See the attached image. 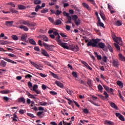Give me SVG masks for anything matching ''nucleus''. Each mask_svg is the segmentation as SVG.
<instances>
[{"instance_id": "19", "label": "nucleus", "mask_w": 125, "mask_h": 125, "mask_svg": "<svg viewBox=\"0 0 125 125\" xmlns=\"http://www.w3.org/2000/svg\"><path fill=\"white\" fill-rule=\"evenodd\" d=\"M55 83H56V84H57V85H58V86H59L61 88H63V87L64 86L63 85V83H61L59 81H56Z\"/></svg>"}, {"instance_id": "8", "label": "nucleus", "mask_w": 125, "mask_h": 125, "mask_svg": "<svg viewBox=\"0 0 125 125\" xmlns=\"http://www.w3.org/2000/svg\"><path fill=\"white\" fill-rule=\"evenodd\" d=\"M115 115L116 117H117L118 118H119V119L121 120V121H122V122H125V117H124V116L122 114H120V113H116Z\"/></svg>"}, {"instance_id": "55", "label": "nucleus", "mask_w": 125, "mask_h": 125, "mask_svg": "<svg viewBox=\"0 0 125 125\" xmlns=\"http://www.w3.org/2000/svg\"><path fill=\"white\" fill-rule=\"evenodd\" d=\"M66 100H68L69 105H71L72 103H73V101H72L71 99H68L67 98H66Z\"/></svg>"}, {"instance_id": "7", "label": "nucleus", "mask_w": 125, "mask_h": 125, "mask_svg": "<svg viewBox=\"0 0 125 125\" xmlns=\"http://www.w3.org/2000/svg\"><path fill=\"white\" fill-rule=\"evenodd\" d=\"M18 103H22V104H26V99L24 97H20L18 99Z\"/></svg>"}, {"instance_id": "45", "label": "nucleus", "mask_w": 125, "mask_h": 125, "mask_svg": "<svg viewBox=\"0 0 125 125\" xmlns=\"http://www.w3.org/2000/svg\"><path fill=\"white\" fill-rule=\"evenodd\" d=\"M88 1H89L91 4H93V5H96V3H95V1L94 0H87Z\"/></svg>"}, {"instance_id": "41", "label": "nucleus", "mask_w": 125, "mask_h": 125, "mask_svg": "<svg viewBox=\"0 0 125 125\" xmlns=\"http://www.w3.org/2000/svg\"><path fill=\"white\" fill-rule=\"evenodd\" d=\"M51 75L53 77V78H55V79H58V76H57V74H55L53 72H51Z\"/></svg>"}, {"instance_id": "48", "label": "nucleus", "mask_w": 125, "mask_h": 125, "mask_svg": "<svg viewBox=\"0 0 125 125\" xmlns=\"http://www.w3.org/2000/svg\"><path fill=\"white\" fill-rule=\"evenodd\" d=\"M78 16L77 15H73L72 16V20H73L74 21H76V20H78Z\"/></svg>"}, {"instance_id": "38", "label": "nucleus", "mask_w": 125, "mask_h": 125, "mask_svg": "<svg viewBox=\"0 0 125 125\" xmlns=\"http://www.w3.org/2000/svg\"><path fill=\"white\" fill-rule=\"evenodd\" d=\"M98 88L101 92H102V90H103V87H102V85L99 84L98 85Z\"/></svg>"}, {"instance_id": "32", "label": "nucleus", "mask_w": 125, "mask_h": 125, "mask_svg": "<svg viewBox=\"0 0 125 125\" xmlns=\"http://www.w3.org/2000/svg\"><path fill=\"white\" fill-rule=\"evenodd\" d=\"M97 25L98 27H102V28H105V26H104V23L103 22H97Z\"/></svg>"}, {"instance_id": "27", "label": "nucleus", "mask_w": 125, "mask_h": 125, "mask_svg": "<svg viewBox=\"0 0 125 125\" xmlns=\"http://www.w3.org/2000/svg\"><path fill=\"white\" fill-rule=\"evenodd\" d=\"M117 83L118 85H119V86H121V87L122 88H123V87H124V83L121 82L120 81H118L117 82Z\"/></svg>"}, {"instance_id": "33", "label": "nucleus", "mask_w": 125, "mask_h": 125, "mask_svg": "<svg viewBox=\"0 0 125 125\" xmlns=\"http://www.w3.org/2000/svg\"><path fill=\"white\" fill-rule=\"evenodd\" d=\"M62 24V21L60 20H57L56 21L55 25H58Z\"/></svg>"}, {"instance_id": "2", "label": "nucleus", "mask_w": 125, "mask_h": 125, "mask_svg": "<svg viewBox=\"0 0 125 125\" xmlns=\"http://www.w3.org/2000/svg\"><path fill=\"white\" fill-rule=\"evenodd\" d=\"M114 41L116 42V43H114V46L116 47L117 51H120L121 50V48L120 47V45H124V44L123 43V41L122 40V38L120 37H115L113 38ZM120 44V45H119Z\"/></svg>"}, {"instance_id": "44", "label": "nucleus", "mask_w": 125, "mask_h": 125, "mask_svg": "<svg viewBox=\"0 0 125 125\" xmlns=\"http://www.w3.org/2000/svg\"><path fill=\"white\" fill-rule=\"evenodd\" d=\"M12 38L14 41H18V37L16 35H12Z\"/></svg>"}, {"instance_id": "63", "label": "nucleus", "mask_w": 125, "mask_h": 125, "mask_svg": "<svg viewBox=\"0 0 125 125\" xmlns=\"http://www.w3.org/2000/svg\"><path fill=\"white\" fill-rule=\"evenodd\" d=\"M81 62L82 63V64H83V65H84L86 67H87V66H88V64H87V63H86V62L82 61Z\"/></svg>"}, {"instance_id": "13", "label": "nucleus", "mask_w": 125, "mask_h": 125, "mask_svg": "<svg viewBox=\"0 0 125 125\" xmlns=\"http://www.w3.org/2000/svg\"><path fill=\"white\" fill-rule=\"evenodd\" d=\"M13 23H14V21H6L5 22V25L6 26H7L8 27H11L13 25Z\"/></svg>"}, {"instance_id": "17", "label": "nucleus", "mask_w": 125, "mask_h": 125, "mask_svg": "<svg viewBox=\"0 0 125 125\" xmlns=\"http://www.w3.org/2000/svg\"><path fill=\"white\" fill-rule=\"evenodd\" d=\"M104 125H115L114 122L108 120H105L104 121Z\"/></svg>"}, {"instance_id": "46", "label": "nucleus", "mask_w": 125, "mask_h": 125, "mask_svg": "<svg viewBox=\"0 0 125 125\" xmlns=\"http://www.w3.org/2000/svg\"><path fill=\"white\" fill-rule=\"evenodd\" d=\"M72 76L74 78H78V73L75 71L72 72Z\"/></svg>"}, {"instance_id": "21", "label": "nucleus", "mask_w": 125, "mask_h": 125, "mask_svg": "<svg viewBox=\"0 0 125 125\" xmlns=\"http://www.w3.org/2000/svg\"><path fill=\"white\" fill-rule=\"evenodd\" d=\"M0 67H2V68H4V67L6 66V62L3 60L1 61V62H0Z\"/></svg>"}, {"instance_id": "34", "label": "nucleus", "mask_w": 125, "mask_h": 125, "mask_svg": "<svg viewBox=\"0 0 125 125\" xmlns=\"http://www.w3.org/2000/svg\"><path fill=\"white\" fill-rule=\"evenodd\" d=\"M114 25H115V26H122V22L120 21H118L114 22Z\"/></svg>"}, {"instance_id": "53", "label": "nucleus", "mask_w": 125, "mask_h": 125, "mask_svg": "<svg viewBox=\"0 0 125 125\" xmlns=\"http://www.w3.org/2000/svg\"><path fill=\"white\" fill-rule=\"evenodd\" d=\"M8 56H9L10 57H13L14 58H17L16 55L13 54H9Z\"/></svg>"}, {"instance_id": "60", "label": "nucleus", "mask_w": 125, "mask_h": 125, "mask_svg": "<svg viewBox=\"0 0 125 125\" xmlns=\"http://www.w3.org/2000/svg\"><path fill=\"white\" fill-rule=\"evenodd\" d=\"M65 29L67 30V31H70L71 30V26L66 25L65 26Z\"/></svg>"}, {"instance_id": "36", "label": "nucleus", "mask_w": 125, "mask_h": 125, "mask_svg": "<svg viewBox=\"0 0 125 125\" xmlns=\"http://www.w3.org/2000/svg\"><path fill=\"white\" fill-rule=\"evenodd\" d=\"M9 90H3L1 91V93L2 94H7L9 93Z\"/></svg>"}, {"instance_id": "42", "label": "nucleus", "mask_w": 125, "mask_h": 125, "mask_svg": "<svg viewBox=\"0 0 125 125\" xmlns=\"http://www.w3.org/2000/svg\"><path fill=\"white\" fill-rule=\"evenodd\" d=\"M104 95L105 98L106 99H108V98H109V94H108V93H107V92L104 91Z\"/></svg>"}, {"instance_id": "37", "label": "nucleus", "mask_w": 125, "mask_h": 125, "mask_svg": "<svg viewBox=\"0 0 125 125\" xmlns=\"http://www.w3.org/2000/svg\"><path fill=\"white\" fill-rule=\"evenodd\" d=\"M39 9H42V7H41L40 5H38L37 6H36V7L35 8L36 12H38V11H39Z\"/></svg>"}, {"instance_id": "52", "label": "nucleus", "mask_w": 125, "mask_h": 125, "mask_svg": "<svg viewBox=\"0 0 125 125\" xmlns=\"http://www.w3.org/2000/svg\"><path fill=\"white\" fill-rule=\"evenodd\" d=\"M42 40H39L38 41V44L39 45H40V46L42 47L43 46V44H42Z\"/></svg>"}, {"instance_id": "50", "label": "nucleus", "mask_w": 125, "mask_h": 125, "mask_svg": "<svg viewBox=\"0 0 125 125\" xmlns=\"http://www.w3.org/2000/svg\"><path fill=\"white\" fill-rule=\"evenodd\" d=\"M48 9H43L41 11L42 13H46V12H48Z\"/></svg>"}, {"instance_id": "6", "label": "nucleus", "mask_w": 125, "mask_h": 125, "mask_svg": "<svg viewBox=\"0 0 125 125\" xmlns=\"http://www.w3.org/2000/svg\"><path fill=\"white\" fill-rule=\"evenodd\" d=\"M112 65L113 67L119 68V66H120V62H119V60H118V59L113 60L112 62Z\"/></svg>"}, {"instance_id": "9", "label": "nucleus", "mask_w": 125, "mask_h": 125, "mask_svg": "<svg viewBox=\"0 0 125 125\" xmlns=\"http://www.w3.org/2000/svg\"><path fill=\"white\" fill-rule=\"evenodd\" d=\"M41 53L43 55V56H46V57H50L49 54H48V53H47V51H46V50L42 49L41 50Z\"/></svg>"}, {"instance_id": "31", "label": "nucleus", "mask_w": 125, "mask_h": 125, "mask_svg": "<svg viewBox=\"0 0 125 125\" xmlns=\"http://www.w3.org/2000/svg\"><path fill=\"white\" fill-rule=\"evenodd\" d=\"M29 42L31 44H33V45H37V43H36V41L34 40L33 39H30L29 40Z\"/></svg>"}, {"instance_id": "5", "label": "nucleus", "mask_w": 125, "mask_h": 125, "mask_svg": "<svg viewBox=\"0 0 125 125\" xmlns=\"http://www.w3.org/2000/svg\"><path fill=\"white\" fill-rule=\"evenodd\" d=\"M43 46L45 47V49L49 51H53L54 48V45H49L44 42H43Z\"/></svg>"}, {"instance_id": "64", "label": "nucleus", "mask_w": 125, "mask_h": 125, "mask_svg": "<svg viewBox=\"0 0 125 125\" xmlns=\"http://www.w3.org/2000/svg\"><path fill=\"white\" fill-rule=\"evenodd\" d=\"M63 125H71V123H68L64 121H62Z\"/></svg>"}, {"instance_id": "20", "label": "nucleus", "mask_w": 125, "mask_h": 125, "mask_svg": "<svg viewBox=\"0 0 125 125\" xmlns=\"http://www.w3.org/2000/svg\"><path fill=\"white\" fill-rule=\"evenodd\" d=\"M10 42L5 41H0V44L1 45H5L6 44H9Z\"/></svg>"}, {"instance_id": "47", "label": "nucleus", "mask_w": 125, "mask_h": 125, "mask_svg": "<svg viewBox=\"0 0 125 125\" xmlns=\"http://www.w3.org/2000/svg\"><path fill=\"white\" fill-rule=\"evenodd\" d=\"M107 47L110 52H113V47L111 46V45H108Z\"/></svg>"}, {"instance_id": "4", "label": "nucleus", "mask_w": 125, "mask_h": 125, "mask_svg": "<svg viewBox=\"0 0 125 125\" xmlns=\"http://www.w3.org/2000/svg\"><path fill=\"white\" fill-rule=\"evenodd\" d=\"M61 38V37L60 36H59L58 37H57L55 39V40L57 42H58V44H59V45H61V46H62V47H63V48H65V49H69L68 43L62 42V41L60 39Z\"/></svg>"}, {"instance_id": "43", "label": "nucleus", "mask_w": 125, "mask_h": 125, "mask_svg": "<svg viewBox=\"0 0 125 125\" xmlns=\"http://www.w3.org/2000/svg\"><path fill=\"white\" fill-rule=\"evenodd\" d=\"M7 5H11L12 7H15V4H14V3L12 2H10L8 3H7Z\"/></svg>"}, {"instance_id": "57", "label": "nucleus", "mask_w": 125, "mask_h": 125, "mask_svg": "<svg viewBox=\"0 0 125 125\" xmlns=\"http://www.w3.org/2000/svg\"><path fill=\"white\" fill-rule=\"evenodd\" d=\"M83 112L84 113V114H88L89 113V111L86 108H84L83 110Z\"/></svg>"}, {"instance_id": "22", "label": "nucleus", "mask_w": 125, "mask_h": 125, "mask_svg": "<svg viewBox=\"0 0 125 125\" xmlns=\"http://www.w3.org/2000/svg\"><path fill=\"white\" fill-rule=\"evenodd\" d=\"M26 94L29 98H32L33 99H36V97L34 95H32L29 92H27Z\"/></svg>"}, {"instance_id": "24", "label": "nucleus", "mask_w": 125, "mask_h": 125, "mask_svg": "<svg viewBox=\"0 0 125 125\" xmlns=\"http://www.w3.org/2000/svg\"><path fill=\"white\" fill-rule=\"evenodd\" d=\"M43 62L44 63V64H45V65H47V66H49V67H52V68H53V65H52V64L50 63V62L45 61H43Z\"/></svg>"}, {"instance_id": "62", "label": "nucleus", "mask_w": 125, "mask_h": 125, "mask_svg": "<svg viewBox=\"0 0 125 125\" xmlns=\"http://www.w3.org/2000/svg\"><path fill=\"white\" fill-rule=\"evenodd\" d=\"M50 93L52 95H57V93L56 92L51 91H50Z\"/></svg>"}, {"instance_id": "14", "label": "nucleus", "mask_w": 125, "mask_h": 125, "mask_svg": "<svg viewBox=\"0 0 125 125\" xmlns=\"http://www.w3.org/2000/svg\"><path fill=\"white\" fill-rule=\"evenodd\" d=\"M19 28L20 29H23L24 32H28L29 31V28H28V27L25 25H21L20 26Z\"/></svg>"}, {"instance_id": "61", "label": "nucleus", "mask_w": 125, "mask_h": 125, "mask_svg": "<svg viewBox=\"0 0 125 125\" xmlns=\"http://www.w3.org/2000/svg\"><path fill=\"white\" fill-rule=\"evenodd\" d=\"M63 14L64 16H66V17H68V16H70V15H69V13L66 12L65 11L63 12Z\"/></svg>"}, {"instance_id": "29", "label": "nucleus", "mask_w": 125, "mask_h": 125, "mask_svg": "<svg viewBox=\"0 0 125 125\" xmlns=\"http://www.w3.org/2000/svg\"><path fill=\"white\" fill-rule=\"evenodd\" d=\"M42 41H44V42H48L49 39L45 35H43L42 37Z\"/></svg>"}, {"instance_id": "30", "label": "nucleus", "mask_w": 125, "mask_h": 125, "mask_svg": "<svg viewBox=\"0 0 125 125\" xmlns=\"http://www.w3.org/2000/svg\"><path fill=\"white\" fill-rule=\"evenodd\" d=\"M74 22L75 23V25H76V26H80L81 24V20H76V21H74Z\"/></svg>"}, {"instance_id": "51", "label": "nucleus", "mask_w": 125, "mask_h": 125, "mask_svg": "<svg viewBox=\"0 0 125 125\" xmlns=\"http://www.w3.org/2000/svg\"><path fill=\"white\" fill-rule=\"evenodd\" d=\"M27 116H28V117H30V118H36V117L35 116H34V114H33L32 113H27Z\"/></svg>"}, {"instance_id": "12", "label": "nucleus", "mask_w": 125, "mask_h": 125, "mask_svg": "<svg viewBox=\"0 0 125 125\" xmlns=\"http://www.w3.org/2000/svg\"><path fill=\"white\" fill-rule=\"evenodd\" d=\"M3 59L5 61H7V62H9V63H12V64H17V62H14L10 59L7 58H3Z\"/></svg>"}, {"instance_id": "1", "label": "nucleus", "mask_w": 125, "mask_h": 125, "mask_svg": "<svg viewBox=\"0 0 125 125\" xmlns=\"http://www.w3.org/2000/svg\"><path fill=\"white\" fill-rule=\"evenodd\" d=\"M101 41V39H92L88 42L87 45V46H92L93 47H100V48L103 49L105 47V45L104 43L100 42Z\"/></svg>"}, {"instance_id": "25", "label": "nucleus", "mask_w": 125, "mask_h": 125, "mask_svg": "<svg viewBox=\"0 0 125 125\" xmlns=\"http://www.w3.org/2000/svg\"><path fill=\"white\" fill-rule=\"evenodd\" d=\"M119 56L120 60H121V61H125V57L123 56L122 54H119Z\"/></svg>"}, {"instance_id": "56", "label": "nucleus", "mask_w": 125, "mask_h": 125, "mask_svg": "<svg viewBox=\"0 0 125 125\" xmlns=\"http://www.w3.org/2000/svg\"><path fill=\"white\" fill-rule=\"evenodd\" d=\"M62 13V11H59V10H57L56 12V15H60Z\"/></svg>"}, {"instance_id": "35", "label": "nucleus", "mask_w": 125, "mask_h": 125, "mask_svg": "<svg viewBox=\"0 0 125 125\" xmlns=\"http://www.w3.org/2000/svg\"><path fill=\"white\" fill-rule=\"evenodd\" d=\"M108 59V58L106 56H103L102 58V60L104 62V63H106L107 62V60Z\"/></svg>"}, {"instance_id": "3", "label": "nucleus", "mask_w": 125, "mask_h": 125, "mask_svg": "<svg viewBox=\"0 0 125 125\" xmlns=\"http://www.w3.org/2000/svg\"><path fill=\"white\" fill-rule=\"evenodd\" d=\"M20 24L22 25H26L27 27H36L37 24L33 21H31L29 20L25 21L24 20H21L20 21Z\"/></svg>"}, {"instance_id": "11", "label": "nucleus", "mask_w": 125, "mask_h": 125, "mask_svg": "<svg viewBox=\"0 0 125 125\" xmlns=\"http://www.w3.org/2000/svg\"><path fill=\"white\" fill-rule=\"evenodd\" d=\"M82 5H83V7H84V8H86L88 11H91V8H90V7L88 4H87V3H83Z\"/></svg>"}, {"instance_id": "54", "label": "nucleus", "mask_w": 125, "mask_h": 125, "mask_svg": "<svg viewBox=\"0 0 125 125\" xmlns=\"http://www.w3.org/2000/svg\"><path fill=\"white\" fill-rule=\"evenodd\" d=\"M40 104L41 105V106H46V105H47V103L46 102H40Z\"/></svg>"}, {"instance_id": "15", "label": "nucleus", "mask_w": 125, "mask_h": 125, "mask_svg": "<svg viewBox=\"0 0 125 125\" xmlns=\"http://www.w3.org/2000/svg\"><path fill=\"white\" fill-rule=\"evenodd\" d=\"M71 49L73 50V51H75L76 52L77 51H79V50H80V48H79V46L76 45L72 46L71 47Z\"/></svg>"}, {"instance_id": "28", "label": "nucleus", "mask_w": 125, "mask_h": 125, "mask_svg": "<svg viewBox=\"0 0 125 125\" xmlns=\"http://www.w3.org/2000/svg\"><path fill=\"white\" fill-rule=\"evenodd\" d=\"M100 16L101 18L104 20V21H105L106 20V17H105V14H104L103 13L101 12L100 13Z\"/></svg>"}, {"instance_id": "39", "label": "nucleus", "mask_w": 125, "mask_h": 125, "mask_svg": "<svg viewBox=\"0 0 125 125\" xmlns=\"http://www.w3.org/2000/svg\"><path fill=\"white\" fill-rule=\"evenodd\" d=\"M18 7H19V9H21V10L26 9V7L24 5H19Z\"/></svg>"}, {"instance_id": "16", "label": "nucleus", "mask_w": 125, "mask_h": 125, "mask_svg": "<svg viewBox=\"0 0 125 125\" xmlns=\"http://www.w3.org/2000/svg\"><path fill=\"white\" fill-rule=\"evenodd\" d=\"M110 105L112 108H113V109H115V110H118L119 109V107H118V106L116 105L115 103H110Z\"/></svg>"}, {"instance_id": "59", "label": "nucleus", "mask_w": 125, "mask_h": 125, "mask_svg": "<svg viewBox=\"0 0 125 125\" xmlns=\"http://www.w3.org/2000/svg\"><path fill=\"white\" fill-rule=\"evenodd\" d=\"M34 49L36 51H40V50H41V49H40V47H39L38 46L34 47Z\"/></svg>"}, {"instance_id": "26", "label": "nucleus", "mask_w": 125, "mask_h": 125, "mask_svg": "<svg viewBox=\"0 0 125 125\" xmlns=\"http://www.w3.org/2000/svg\"><path fill=\"white\" fill-rule=\"evenodd\" d=\"M9 10L11 11V12H12V13H16V14H18L19 13L18 11L15 10L11 7L9 8Z\"/></svg>"}, {"instance_id": "23", "label": "nucleus", "mask_w": 125, "mask_h": 125, "mask_svg": "<svg viewBox=\"0 0 125 125\" xmlns=\"http://www.w3.org/2000/svg\"><path fill=\"white\" fill-rule=\"evenodd\" d=\"M67 19L68 21H66V23L67 24H69H69H71L72 23V17L71 16H69L68 17H67Z\"/></svg>"}, {"instance_id": "58", "label": "nucleus", "mask_w": 125, "mask_h": 125, "mask_svg": "<svg viewBox=\"0 0 125 125\" xmlns=\"http://www.w3.org/2000/svg\"><path fill=\"white\" fill-rule=\"evenodd\" d=\"M38 14H37V13L33 12L31 13V16L32 17V18H34L35 17H36V15H37Z\"/></svg>"}, {"instance_id": "49", "label": "nucleus", "mask_w": 125, "mask_h": 125, "mask_svg": "<svg viewBox=\"0 0 125 125\" xmlns=\"http://www.w3.org/2000/svg\"><path fill=\"white\" fill-rule=\"evenodd\" d=\"M107 5H108V8L109 11L114 10V8H113V7H112V6L110 5V4L109 3L107 4Z\"/></svg>"}, {"instance_id": "10", "label": "nucleus", "mask_w": 125, "mask_h": 125, "mask_svg": "<svg viewBox=\"0 0 125 125\" xmlns=\"http://www.w3.org/2000/svg\"><path fill=\"white\" fill-rule=\"evenodd\" d=\"M29 62L30 63H31V64H32L34 66H35L36 69H38V70H41V68L40 67V66L37 64V63L33 62L32 60H30Z\"/></svg>"}, {"instance_id": "40", "label": "nucleus", "mask_w": 125, "mask_h": 125, "mask_svg": "<svg viewBox=\"0 0 125 125\" xmlns=\"http://www.w3.org/2000/svg\"><path fill=\"white\" fill-rule=\"evenodd\" d=\"M35 4H40L42 3V1L41 0H34Z\"/></svg>"}, {"instance_id": "18", "label": "nucleus", "mask_w": 125, "mask_h": 125, "mask_svg": "<svg viewBox=\"0 0 125 125\" xmlns=\"http://www.w3.org/2000/svg\"><path fill=\"white\" fill-rule=\"evenodd\" d=\"M27 34H23L21 37V40L22 42H27Z\"/></svg>"}]
</instances>
